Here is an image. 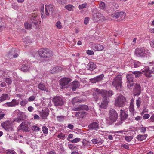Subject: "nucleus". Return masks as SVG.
Instances as JSON below:
<instances>
[{"label": "nucleus", "instance_id": "2eb2a0df", "mask_svg": "<svg viewBox=\"0 0 154 154\" xmlns=\"http://www.w3.org/2000/svg\"><path fill=\"white\" fill-rule=\"evenodd\" d=\"M1 125L7 131H11L12 129L11 124L9 122L7 121L2 123Z\"/></svg>", "mask_w": 154, "mask_h": 154}, {"label": "nucleus", "instance_id": "e433bc0d", "mask_svg": "<svg viewBox=\"0 0 154 154\" xmlns=\"http://www.w3.org/2000/svg\"><path fill=\"white\" fill-rule=\"evenodd\" d=\"M38 88L39 89L42 91H45L46 90V88L43 84H39L38 85Z\"/></svg>", "mask_w": 154, "mask_h": 154}, {"label": "nucleus", "instance_id": "ea45409f", "mask_svg": "<svg viewBox=\"0 0 154 154\" xmlns=\"http://www.w3.org/2000/svg\"><path fill=\"white\" fill-rule=\"evenodd\" d=\"M141 102V99L139 97L136 100V106L137 108H138L140 107Z\"/></svg>", "mask_w": 154, "mask_h": 154}, {"label": "nucleus", "instance_id": "4c0bfd02", "mask_svg": "<svg viewBox=\"0 0 154 154\" xmlns=\"http://www.w3.org/2000/svg\"><path fill=\"white\" fill-rule=\"evenodd\" d=\"M28 103V100L26 99H23L21 101L20 103V104L22 106H24L26 105Z\"/></svg>", "mask_w": 154, "mask_h": 154}, {"label": "nucleus", "instance_id": "5fc2aeb1", "mask_svg": "<svg viewBox=\"0 0 154 154\" xmlns=\"http://www.w3.org/2000/svg\"><path fill=\"white\" fill-rule=\"evenodd\" d=\"M91 141L94 144L99 143V141L97 139L94 138L91 140Z\"/></svg>", "mask_w": 154, "mask_h": 154}, {"label": "nucleus", "instance_id": "8fccbe9b", "mask_svg": "<svg viewBox=\"0 0 154 154\" xmlns=\"http://www.w3.org/2000/svg\"><path fill=\"white\" fill-rule=\"evenodd\" d=\"M42 130L44 134H47L48 132V129L45 126H44L42 128Z\"/></svg>", "mask_w": 154, "mask_h": 154}, {"label": "nucleus", "instance_id": "2f4dec72", "mask_svg": "<svg viewBox=\"0 0 154 154\" xmlns=\"http://www.w3.org/2000/svg\"><path fill=\"white\" fill-rule=\"evenodd\" d=\"M57 120L60 122L63 121L65 119V116L63 115H59L56 117Z\"/></svg>", "mask_w": 154, "mask_h": 154}, {"label": "nucleus", "instance_id": "f3484780", "mask_svg": "<svg viewBox=\"0 0 154 154\" xmlns=\"http://www.w3.org/2000/svg\"><path fill=\"white\" fill-rule=\"evenodd\" d=\"M19 104V101L17 100L13 99L12 101L9 102H7L5 105L9 107H13L16 106Z\"/></svg>", "mask_w": 154, "mask_h": 154}, {"label": "nucleus", "instance_id": "603ef678", "mask_svg": "<svg viewBox=\"0 0 154 154\" xmlns=\"http://www.w3.org/2000/svg\"><path fill=\"white\" fill-rule=\"evenodd\" d=\"M13 52L12 51H9L8 53V54L7 55V57L9 58H11L13 57Z\"/></svg>", "mask_w": 154, "mask_h": 154}, {"label": "nucleus", "instance_id": "39448f33", "mask_svg": "<svg viewBox=\"0 0 154 154\" xmlns=\"http://www.w3.org/2000/svg\"><path fill=\"white\" fill-rule=\"evenodd\" d=\"M109 122L112 124L116 121L118 118V115L116 111L112 109L109 111Z\"/></svg>", "mask_w": 154, "mask_h": 154}, {"label": "nucleus", "instance_id": "0e129e2a", "mask_svg": "<svg viewBox=\"0 0 154 154\" xmlns=\"http://www.w3.org/2000/svg\"><path fill=\"white\" fill-rule=\"evenodd\" d=\"M57 1L61 4L66 3V0H57Z\"/></svg>", "mask_w": 154, "mask_h": 154}, {"label": "nucleus", "instance_id": "f257e3e1", "mask_svg": "<svg viewBox=\"0 0 154 154\" xmlns=\"http://www.w3.org/2000/svg\"><path fill=\"white\" fill-rule=\"evenodd\" d=\"M97 93L100 94L102 97V100L100 107L101 108L106 109L108 106V105L110 101L109 97H111L113 94V93L111 90L106 91L105 90L100 91L99 89H97L95 92H94L93 96L94 98L95 101H97L99 98L98 96Z\"/></svg>", "mask_w": 154, "mask_h": 154}, {"label": "nucleus", "instance_id": "7ed1b4c3", "mask_svg": "<svg viewBox=\"0 0 154 154\" xmlns=\"http://www.w3.org/2000/svg\"><path fill=\"white\" fill-rule=\"evenodd\" d=\"M122 83L121 75H118L113 79L112 82V85L117 90L121 88Z\"/></svg>", "mask_w": 154, "mask_h": 154}, {"label": "nucleus", "instance_id": "e2e57ef3", "mask_svg": "<svg viewBox=\"0 0 154 154\" xmlns=\"http://www.w3.org/2000/svg\"><path fill=\"white\" fill-rule=\"evenodd\" d=\"M35 99V97L34 96H30L28 99V101H33Z\"/></svg>", "mask_w": 154, "mask_h": 154}, {"label": "nucleus", "instance_id": "423d86ee", "mask_svg": "<svg viewBox=\"0 0 154 154\" xmlns=\"http://www.w3.org/2000/svg\"><path fill=\"white\" fill-rule=\"evenodd\" d=\"M38 52L39 55L42 57H50L53 55L52 51L47 48L40 49L39 50Z\"/></svg>", "mask_w": 154, "mask_h": 154}, {"label": "nucleus", "instance_id": "58836bf2", "mask_svg": "<svg viewBox=\"0 0 154 154\" xmlns=\"http://www.w3.org/2000/svg\"><path fill=\"white\" fill-rule=\"evenodd\" d=\"M55 26L58 29H61L62 28L61 23L60 21H57L56 23Z\"/></svg>", "mask_w": 154, "mask_h": 154}, {"label": "nucleus", "instance_id": "0eeeda50", "mask_svg": "<svg viewBox=\"0 0 154 154\" xmlns=\"http://www.w3.org/2000/svg\"><path fill=\"white\" fill-rule=\"evenodd\" d=\"M149 51L145 48H137L135 50V54L138 57H147L149 55Z\"/></svg>", "mask_w": 154, "mask_h": 154}, {"label": "nucleus", "instance_id": "f03ea898", "mask_svg": "<svg viewBox=\"0 0 154 154\" xmlns=\"http://www.w3.org/2000/svg\"><path fill=\"white\" fill-rule=\"evenodd\" d=\"M127 103L126 98L122 95L118 96L115 99L114 104L116 106L122 107Z\"/></svg>", "mask_w": 154, "mask_h": 154}, {"label": "nucleus", "instance_id": "3c124183", "mask_svg": "<svg viewBox=\"0 0 154 154\" xmlns=\"http://www.w3.org/2000/svg\"><path fill=\"white\" fill-rule=\"evenodd\" d=\"M86 6H87V4L86 3H84V4L79 5V6L78 7H79V9H82L83 8H86Z\"/></svg>", "mask_w": 154, "mask_h": 154}, {"label": "nucleus", "instance_id": "dca6fc26", "mask_svg": "<svg viewBox=\"0 0 154 154\" xmlns=\"http://www.w3.org/2000/svg\"><path fill=\"white\" fill-rule=\"evenodd\" d=\"M143 72L145 73L144 75L147 78H150L154 74V70H152L149 69H145L142 70Z\"/></svg>", "mask_w": 154, "mask_h": 154}, {"label": "nucleus", "instance_id": "473e14b6", "mask_svg": "<svg viewBox=\"0 0 154 154\" xmlns=\"http://www.w3.org/2000/svg\"><path fill=\"white\" fill-rule=\"evenodd\" d=\"M65 8L67 10L71 11L73 10L74 8V6L71 4H69L66 5L65 7Z\"/></svg>", "mask_w": 154, "mask_h": 154}, {"label": "nucleus", "instance_id": "7c9ffc66", "mask_svg": "<svg viewBox=\"0 0 154 154\" xmlns=\"http://www.w3.org/2000/svg\"><path fill=\"white\" fill-rule=\"evenodd\" d=\"M9 98V97L8 94H3L0 98V102L3 101L6 99L8 100Z\"/></svg>", "mask_w": 154, "mask_h": 154}, {"label": "nucleus", "instance_id": "6e6d98bb", "mask_svg": "<svg viewBox=\"0 0 154 154\" xmlns=\"http://www.w3.org/2000/svg\"><path fill=\"white\" fill-rule=\"evenodd\" d=\"M5 81L8 84H11L12 82L11 80L9 78H6Z\"/></svg>", "mask_w": 154, "mask_h": 154}, {"label": "nucleus", "instance_id": "4be33fe9", "mask_svg": "<svg viewBox=\"0 0 154 154\" xmlns=\"http://www.w3.org/2000/svg\"><path fill=\"white\" fill-rule=\"evenodd\" d=\"M86 112H76L75 116L77 118H85L86 116Z\"/></svg>", "mask_w": 154, "mask_h": 154}, {"label": "nucleus", "instance_id": "1a4fd4ad", "mask_svg": "<svg viewBox=\"0 0 154 154\" xmlns=\"http://www.w3.org/2000/svg\"><path fill=\"white\" fill-rule=\"evenodd\" d=\"M72 81L71 79L69 78L64 77L60 80L61 89H64L69 87V83Z\"/></svg>", "mask_w": 154, "mask_h": 154}, {"label": "nucleus", "instance_id": "9b49d317", "mask_svg": "<svg viewBox=\"0 0 154 154\" xmlns=\"http://www.w3.org/2000/svg\"><path fill=\"white\" fill-rule=\"evenodd\" d=\"M30 126V123L28 122H22L18 128V130H22L23 131H29L28 129Z\"/></svg>", "mask_w": 154, "mask_h": 154}, {"label": "nucleus", "instance_id": "5701e85b", "mask_svg": "<svg viewBox=\"0 0 154 154\" xmlns=\"http://www.w3.org/2000/svg\"><path fill=\"white\" fill-rule=\"evenodd\" d=\"M131 67L132 68H137L141 66V63L139 62L134 60H131Z\"/></svg>", "mask_w": 154, "mask_h": 154}, {"label": "nucleus", "instance_id": "69168bd1", "mask_svg": "<svg viewBox=\"0 0 154 154\" xmlns=\"http://www.w3.org/2000/svg\"><path fill=\"white\" fill-rule=\"evenodd\" d=\"M7 154H15V152L13 150H9L7 152Z\"/></svg>", "mask_w": 154, "mask_h": 154}, {"label": "nucleus", "instance_id": "393cba45", "mask_svg": "<svg viewBox=\"0 0 154 154\" xmlns=\"http://www.w3.org/2000/svg\"><path fill=\"white\" fill-rule=\"evenodd\" d=\"M15 112L17 113V117L20 118H21L23 120L25 119L26 116L24 112H20L18 109L16 110Z\"/></svg>", "mask_w": 154, "mask_h": 154}, {"label": "nucleus", "instance_id": "f8f14e48", "mask_svg": "<svg viewBox=\"0 0 154 154\" xmlns=\"http://www.w3.org/2000/svg\"><path fill=\"white\" fill-rule=\"evenodd\" d=\"M104 19V16L100 13H94L93 15V20L95 22L99 21H103Z\"/></svg>", "mask_w": 154, "mask_h": 154}, {"label": "nucleus", "instance_id": "864d4df0", "mask_svg": "<svg viewBox=\"0 0 154 154\" xmlns=\"http://www.w3.org/2000/svg\"><path fill=\"white\" fill-rule=\"evenodd\" d=\"M90 81L91 82L93 83H95L97 82H98L95 77L91 79H90Z\"/></svg>", "mask_w": 154, "mask_h": 154}, {"label": "nucleus", "instance_id": "9d476101", "mask_svg": "<svg viewBox=\"0 0 154 154\" xmlns=\"http://www.w3.org/2000/svg\"><path fill=\"white\" fill-rule=\"evenodd\" d=\"M120 117L121 121H119L115 123L116 125L118 126L122 123V121H125L128 117V115L127 113L125 111L122 109H121L120 111Z\"/></svg>", "mask_w": 154, "mask_h": 154}, {"label": "nucleus", "instance_id": "c756f323", "mask_svg": "<svg viewBox=\"0 0 154 154\" xmlns=\"http://www.w3.org/2000/svg\"><path fill=\"white\" fill-rule=\"evenodd\" d=\"M134 91L136 93V95H139L140 94V87L139 85H136Z\"/></svg>", "mask_w": 154, "mask_h": 154}, {"label": "nucleus", "instance_id": "cd10ccee", "mask_svg": "<svg viewBox=\"0 0 154 154\" xmlns=\"http://www.w3.org/2000/svg\"><path fill=\"white\" fill-rule=\"evenodd\" d=\"M62 70V68L61 67H53L50 70L51 73L53 74L57 72H60Z\"/></svg>", "mask_w": 154, "mask_h": 154}, {"label": "nucleus", "instance_id": "f704fd0d", "mask_svg": "<svg viewBox=\"0 0 154 154\" xmlns=\"http://www.w3.org/2000/svg\"><path fill=\"white\" fill-rule=\"evenodd\" d=\"M132 73L135 75V78H137L141 76L142 73L140 71H136L133 72Z\"/></svg>", "mask_w": 154, "mask_h": 154}, {"label": "nucleus", "instance_id": "4d7b16f0", "mask_svg": "<svg viewBox=\"0 0 154 154\" xmlns=\"http://www.w3.org/2000/svg\"><path fill=\"white\" fill-rule=\"evenodd\" d=\"M140 131L141 133H144L146 131V128L145 127H142L140 129Z\"/></svg>", "mask_w": 154, "mask_h": 154}, {"label": "nucleus", "instance_id": "a878e982", "mask_svg": "<svg viewBox=\"0 0 154 154\" xmlns=\"http://www.w3.org/2000/svg\"><path fill=\"white\" fill-rule=\"evenodd\" d=\"M79 83L78 81H73L72 85V89L73 91H75L76 89L79 88Z\"/></svg>", "mask_w": 154, "mask_h": 154}, {"label": "nucleus", "instance_id": "79ce46f5", "mask_svg": "<svg viewBox=\"0 0 154 154\" xmlns=\"http://www.w3.org/2000/svg\"><path fill=\"white\" fill-rule=\"evenodd\" d=\"M80 138H76L72 140H69L68 139V140L70 141L72 143H77L79 142L80 140Z\"/></svg>", "mask_w": 154, "mask_h": 154}, {"label": "nucleus", "instance_id": "bf43d9fd", "mask_svg": "<svg viewBox=\"0 0 154 154\" xmlns=\"http://www.w3.org/2000/svg\"><path fill=\"white\" fill-rule=\"evenodd\" d=\"M23 120V119H21V118H20L18 117H17L15 120L14 121L15 122H16L18 123L20 122L22 120Z\"/></svg>", "mask_w": 154, "mask_h": 154}, {"label": "nucleus", "instance_id": "aec40b11", "mask_svg": "<svg viewBox=\"0 0 154 154\" xmlns=\"http://www.w3.org/2000/svg\"><path fill=\"white\" fill-rule=\"evenodd\" d=\"M88 108L87 105H79L78 107L73 108L72 110L75 111H78L81 110H88Z\"/></svg>", "mask_w": 154, "mask_h": 154}, {"label": "nucleus", "instance_id": "c03bdc74", "mask_svg": "<svg viewBox=\"0 0 154 154\" xmlns=\"http://www.w3.org/2000/svg\"><path fill=\"white\" fill-rule=\"evenodd\" d=\"M125 138L127 141L130 142L133 139V137L131 136H125Z\"/></svg>", "mask_w": 154, "mask_h": 154}, {"label": "nucleus", "instance_id": "ddd939ff", "mask_svg": "<svg viewBox=\"0 0 154 154\" xmlns=\"http://www.w3.org/2000/svg\"><path fill=\"white\" fill-rule=\"evenodd\" d=\"M126 78L128 80L127 82V86L128 88H130L134 85V84L133 82L134 80V75L132 74H128L126 76Z\"/></svg>", "mask_w": 154, "mask_h": 154}, {"label": "nucleus", "instance_id": "de8ad7c7", "mask_svg": "<svg viewBox=\"0 0 154 154\" xmlns=\"http://www.w3.org/2000/svg\"><path fill=\"white\" fill-rule=\"evenodd\" d=\"M32 25V24H30L28 23H26L24 24L25 28L27 29H31Z\"/></svg>", "mask_w": 154, "mask_h": 154}, {"label": "nucleus", "instance_id": "6e6552de", "mask_svg": "<svg viewBox=\"0 0 154 154\" xmlns=\"http://www.w3.org/2000/svg\"><path fill=\"white\" fill-rule=\"evenodd\" d=\"M126 14L123 11L117 12L112 14V17L116 21H120L125 18Z\"/></svg>", "mask_w": 154, "mask_h": 154}, {"label": "nucleus", "instance_id": "49530a36", "mask_svg": "<svg viewBox=\"0 0 154 154\" xmlns=\"http://www.w3.org/2000/svg\"><path fill=\"white\" fill-rule=\"evenodd\" d=\"M57 137L60 139L64 140L65 138V135L63 134L62 133H61L57 135Z\"/></svg>", "mask_w": 154, "mask_h": 154}, {"label": "nucleus", "instance_id": "bb28decb", "mask_svg": "<svg viewBox=\"0 0 154 154\" xmlns=\"http://www.w3.org/2000/svg\"><path fill=\"white\" fill-rule=\"evenodd\" d=\"M37 17L35 15L32 16V17L31 19V23L32 25L35 26L37 25L38 23Z\"/></svg>", "mask_w": 154, "mask_h": 154}, {"label": "nucleus", "instance_id": "37998d69", "mask_svg": "<svg viewBox=\"0 0 154 154\" xmlns=\"http://www.w3.org/2000/svg\"><path fill=\"white\" fill-rule=\"evenodd\" d=\"M104 76V75L103 74H101L100 75L97 76L96 77H95L97 79V80L98 82H99V81L101 80L102 79H103V78Z\"/></svg>", "mask_w": 154, "mask_h": 154}, {"label": "nucleus", "instance_id": "338daca9", "mask_svg": "<svg viewBox=\"0 0 154 154\" xmlns=\"http://www.w3.org/2000/svg\"><path fill=\"white\" fill-rule=\"evenodd\" d=\"M149 120L150 122H154V114L152 115L150 118Z\"/></svg>", "mask_w": 154, "mask_h": 154}, {"label": "nucleus", "instance_id": "4468645a", "mask_svg": "<svg viewBox=\"0 0 154 154\" xmlns=\"http://www.w3.org/2000/svg\"><path fill=\"white\" fill-rule=\"evenodd\" d=\"M45 14L47 15L48 16L49 14H52L53 13L54 10V7L53 5L50 4L48 6L46 5H45Z\"/></svg>", "mask_w": 154, "mask_h": 154}, {"label": "nucleus", "instance_id": "09e8293b", "mask_svg": "<svg viewBox=\"0 0 154 154\" xmlns=\"http://www.w3.org/2000/svg\"><path fill=\"white\" fill-rule=\"evenodd\" d=\"M99 6L101 9H104L105 7V3L103 2H101L100 3Z\"/></svg>", "mask_w": 154, "mask_h": 154}, {"label": "nucleus", "instance_id": "13d9d810", "mask_svg": "<svg viewBox=\"0 0 154 154\" xmlns=\"http://www.w3.org/2000/svg\"><path fill=\"white\" fill-rule=\"evenodd\" d=\"M150 115L148 114H145L143 116V119H148L150 117Z\"/></svg>", "mask_w": 154, "mask_h": 154}, {"label": "nucleus", "instance_id": "6ab92c4d", "mask_svg": "<svg viewBox=\"0 0 154 154\" xmlns=\"http://www.w3.org/2000/svg\"><path fill=\"white\" fill-rule=\"evenodd\" d=\"M88 128L92 130H96L99 129L98 123L97 122H94L90 124L88 127Z\"/></svg>", "mask_w": 154, "mask_h": 154}, {"label": "nucleus", "instance_id": "b1692460", "mask_svg": "<svg viewBox=\"0 0 154 154\" xmlns=\"http://www.w3.org/2000/svg\"><path fill=\"white\" fill-rule=\"evenodd\" d=\"M96 67V65L93 62H89L86 66L87 69L91 71L93 70Z\"/></svg>", "mask_w": 154, "mask_h": 154}, {"label": "nucleus", "instance_id": "c9c22d12", "mask_svg": "<svg viewBox=\"0 0 154 154\" xmlns=\"http://www.w3.org/2000/svg\"><path fill=\"white\" fill-rule=\"evenodd\" d=\"M21 70L23 72L27 71L29 70V68L27 65L24 64L22 65Z\"/></svg>", "mask_w": 154, "mask_h": 154}, {"label": "nucleus", "instance_id": "052dcab7", "mask_svg": "<svg viewBox=\"0 0 154 154\" xmlns=\"http://www.w3.org/2000/svg\"><path fill=\"white\" fill-rule=\"evenodd\" d=\"M89 21V18L88 17H86L85 18L84 20V23L85 24H87Z\"/></svg>", "mask_w": 154, "mask_h": 154}, {"label": "nucleus", "instance_id": "a18cd8bd", "mask_svg": "<svg viewBox=\"0 0 154 154\" xmlns=\"http://www.w3.org/2000/svg\"><path fill=\"white\" fill-rule=\"evenodd\" d=\"M31 128L32 130L35 131H39L40 130L39 128L36 125L32 126Z\"/></svg>", "mask_w": 154, "mask_h": 154}, {"label": "nucleus", "instance_id": "c85d7f7f", "mask_svg": "<svg viewBox=\"0 0 154 154\" xmlns=\"http://www.w3.org/2000/svg\"><path fill=\"white\" fill-rule=\"evenodd\" d=\"M147 135L146 134L143 135L139 134L136 137V138L140 141H142L143 140L145 139L147 137Z\"/></svg>", "mask_w": 154, "mask_h": 154}, {"label": "nucleus", "instance_id": "774afa93", "mask_svg": "<svg viewBox=\"0 0 154 154\" xmlns=\"http://www.w3.org/2000/svg\"><path fill=\"white\" fill-rule=\"evenodd\" d=\"M150 45L151 47L154 48V39L152 40L150 42Z\"/></svg>", "mask_w": 154, "mask_h": 154}, {"label": "nucleus", "instance_id": "a211bd4d", "mask_svg": "<svg viewBox=\"0 0 154 154\" xmlns=\"http://www.w3.org/2000/svg\"><path fill=\"white\" fill-rule=\"evenodd\" d=\"M91 48L96 51H102L104 49V47L103 45L98 44H92Z\"/></svg>", "mask_w": 154, "mask_h": 154}, {"label": "nucleus", "instance_id": "a19ab883", "mask_svg": "<svg viewBox=\"0 0 154 154\" xmlns=\"http://www.w3.org/2000/svg\"><path fill=\"white\" fill-rule=\"evenodd\" d=\"M129 110L131 113H134L135 111V109H134V105H130Z\"/></svg>", "mask_w": 154, "mask_h": 154}, {"label": "nucleus", "instance_id": "680f3d73", "mask_svg": "<svg viewBox=\"0 0 154 154\" xmlns=\"http://www.w3.org/2000/svg\"><path fill=\"white\" fill-rule=\"evenodd\" d=\"M86 53L88 54L89 55H93L94 54V52L93 51L90 50H88L87 51Z\"/></svg>", "mask_w": 154, "mask_h": 154}, {"label": "nucleus", "instance_id": "72a5a7b5", "mask_svg": "<svg viewBox=\"0 0 154 154\" xmlns=\"http://www.w3.org/2000/svg\"><path fill=\"white\" fill-rule=\"evenodd\" d=\"M82 100H79L77 97H75L73 99L72 101V103L74 104L77 103H80Z\"/></svg>", "mask_w": 154, "mask_h": 154}, {"label": "nucleus", "instance_id": "412c9836", "mask_svg": "<svg viewBox=\"0 0 154 154\" xmlns=\"http://www.w3.org/2000/svg\"><path fill=\"white\" fill-rule=\"evenodd\" d=\"M49 111L48 108L45 110H42L41 114V116L43 119H46L49 114Z\"/></svg>", "mask_w": 154, "mask_h": 154}, {"label": "nucleus", "instance_id": "20e7f679", "mask_svg": "<svg viewBox=\"0 0 154 154\" xmlns=\"http://www.w3.org/2000/svg\"><path fill=\"white\" fill-rule=\"evenodd\" d=\"M52 101L55 106L59 107L64 104L65 98L62 96H56L53 98Z\"/></svg>", "mask_w": 154, "mask_h": 154}]
</instances>
